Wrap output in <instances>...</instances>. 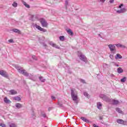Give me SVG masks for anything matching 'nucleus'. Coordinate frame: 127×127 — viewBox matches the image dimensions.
<instances>
[{"label": "nucleus", "instance_id": "obj_1", "mask_svg": "<svg viewBox=\"0 0 127 127\" xmlns=\"http://www.w3.org/2000/svg\"><path fill=\"white\" fill-rule=\"evenodd\" d=\"M70 91V95L72 101L75 102L77 104V101H78V93H77V92L74 91V90L72 89H71Z\"/></svg>", "mask_w": 127, "mask_h": 127}, {"label": "nucleus", "instance_id": "obj_52", "mask_svg": "<svg viewBox=\"0 0 127 127\" xmlns=\"http://www.w3.org/2000/svg\"><path fill=\"white\" fill-rule=\"evenodd\" d=\"M116 66H117V67H119V66H120V65H119V64H117Z\"/></svg>", "mask_w": 127, "mask_h": 127}, {"label": "nucleus", "instance_id": "obj_31", "mask_svg": "<svg viewBox=\"0 0 127 127\" xmlns=\"http://www.w3.org/2000/svg\"><path fill=\"white\" fill-rule=\"evenodd\" d=\"M126 80H127V77H124L123 78L121 79V82H122V83H125Z\"/></svg>", "mask_w": 127, "mask_h": 127}, {"label": "nucleus", "instance_id": "obj_48", "mask_svg": "<svg viewBox=\"0 0 127 127\" xmlns=\"http://www.w3.org/2000/svg\"><path fill=\"white\" fill-rule=\"evenodd\" d=\"M100 1L102 2H105V1H106V0H100Z\"/></svg>", "mask_w": 127, "mask_h": 127}, {"label": "nucleus", "instance_id": "obj_15", "mask_svg": "<svg viewBox=\"0 0 127 127\" xmlns=\"http://www.w3.org/2000/svg\"><path fill=\"white\" fill-rule=\"evenodd\" d=\"M81 120H82V121H83V122H84L85 123H90V121H89V120L86 119L85 117H81L80 118Z\"/></svg>", "mask_w": 127, "mask_h": 127}, {"label": "nucleus", "instance_id": "obj_22", "mask_svg": "<svg viewBox=\"0 0 127 127\" xmlns=\"http://www.w3.org/2000/svg\"><path fill=\"white\" fill-rule=\"evenodd\" d=\"M117 47H121V48H126V46L121 44H117L115 45Z\"/></svg>", "mask_w": 127, "mask_h": 127}, {"label": "nucleus", "instance_id": "obj_2", "mask_svg": "<svg viewBox=\"0 0 127 127\" xmlns=\"http://www.w3.org/2000/svg\"><path fill=\"white\" fill-rule=\"evenodd\" d=\"M22 74L24 76H25V77H29V78L31 80H32V81H35V79H34V76L31 74H29V73L26 72V70H25V69L24 70Z\"/></svg>", "mask_w": 127, "mask_h": 127}, {"label": "nucleus", "instance_id": "obj_49", "mask_svg": "<svg viewBox=\"0 0 127 127\" xmlns=\"http://www.w3.org/2000/svg\"><path fill=\"white\" fill-rule=\"evenodd\" d=\"M59 66L60 67V66L61 67V66H62L61 63H59Z\"/></svg>", "mask_w": 127, "mask_h": 127}, {"label": "nucleus", "instance_id": "obj_51", "mask_svg": "<svg viewBox=\"0 0 127 127\" xmlns=\"http://www.w3.org/2000/svg\"><path fill=\"white\" fill-rule=\"evenodd\" d=\"M44 46L46 47V44H44Z\"/></svg>", "mask_w": 127, "mask_h": 127}, {"label": "nucleus", "instance_id": "obj_24", "mask_svg": "<svg viewBox=\"0 0 127 127\" xmlns=\"http://www.w3.org/2000/svg\"><path fill=\"white\" fill-rule=\"evenodd\" d=\"M97 106L99 110H101V108L102 107V103H101V102H98L97 103Z\"/></svg>", "mask_w": 127, "mask_h": 127}, {"label": "nucleus", "instance_id": "obj_25", "mask_svg": "<svg viewBox=\"0 0 127 127\" xmlns=\"http://www.w3.org/2000/svg\"><path fill=\"white\" fill-rule=\"evenodd\" d=\"M14 100L15 101H17L18 102H19V101H21V98L18 96L14 97Z\"/></svg>", "mask_w": 127, "mask_h": 127}, {"label": "nucleus", "instance_id": "obj_29", "mask_svg": "<svg viewBox=\"0 0 127 127\" xmlns=\"http://www.w3.org/2000/svg\"><path fill=\"white\" fill-rule=\"evenodd\" d=\"M36 117V116H35V113H34V112L33 111L31 114V118H32V119H33L34 120V119H35Z\"/></svg>", "mask_w": 127, "mask_h": 127}, {"label": "nucleus", "instance_id": "obj_32", "mask_svg": "<svg viewBox=\"0 0 127 127\" xmlns=\"http://www.w3.org/2000/svg\"><path fill=\"white\" fill-rule=\"evenodd\" d=\"M12 6H14V7H16V6H17V3L14 2L12 3Z\"/></svg>", "mask_w": 127, "mask_h": 127}, {"label": "nucleus", "instance_id": "obj_9", "mask_svg": "<svg viewBox=\"0 0 127 127\" xmlns=\"http://www.w3.org/2000/svg\"><path fill=\"white\" fill-rule=\"evenodd\" d=\"M35 26L36 28H37V29H38V30H40V31H42L43 32H47V30L46 29L42 28L41 27H40V26L38 25L37 24H35Z\"/></svg>", "mask_w": 127, "mask_h": 127}, {"label": "nucleus", "instance_id": "obj_13", "mask_svg": "<svg viewBox=\"0 0 127 127\" xmlns=\"http://www.w3.org/2000/svg\"><path fill=\"white\" fill-rule=\"evenodd\" d=\"M49 44L53 47H55V48H57L58 49H59V46H57L56 44L53 43V42H50Z\"/></svg>", "mask_w": 127, "mask_h": 127}, {"label": "nucleus", "instance_id": "obj_10", "mask_svg": "<svg viewBox=\"0 0 127 127\" xmlns=\"http://www.w3.org/2000/svg\"><path fill=\"white\" fill-rule=\"evenodd\" d=\"M117 123L120 125H124V126L127 124V122L123 120L122 119H118L117 120Z\"/></svg>", "mask_w": 127, "mask_h": 127}, {"label": "nucleus", "instance_id": "obj_11", "mask_svg": "<svg viewBox=\"0 0 127 127\" xmlns=\"http://www.w3.org/2000/svg\"><path fill=\"white\" fill-rule=\"evenodd\" d=\"M127 11V9L125 8H121L120 10H118L117 11V13H124V12H126Z\"/></svg>", "mask_w": 127, "mask_h": 127}, {"label": "nucleus", "instance_id": "obj_23", "mask_svg": "<svg viewBox=\"0 0 127 127\" xmlns=\"http://www.w3.org/2000/svg\"><path fill=\"white\" fill-rule=\"evenodd\" d=\"M23 4H24V5H25V6H26V7H27V8H30V6L26 3V2L25 1H23Z\"/></svg>", "mask_w": 127, "mask_h": 127}, {"label": "nucleus", "instance_id": "obj_38", "mask_svg": "<svg viewBox=\"0 0 127 127\" xmlns=\"http://www.w3.org/2000/svg\"><path fill=\"white\" fill-rule=\"evenodd\" d=\"M58 105H59L60 107H63V104H62V103H60L59 102H58Z\"/></svg>", "mask_w": 127, "mask_h": 127}, {"label": "nucleus", "instance_id": "obj_41", "mask_svg": "<svg viewBox=\"0 0 127 127\" xmlns=\"http://www.w3.org/2000/svg\"><path fill=\"white\" fill-rule=\"evenodd\" d=\"M52 100H56V97L53 96H52L51 97Z\"/></svg>", "mask_w": 127, "mask_h": 127}, {"label": "nucleus", "instance_id": "obj_45", "mask_svg": "<svg viewBox=\"0 0 127 127\" xmlns=\"http://www.w3.org/2000/svg\"><path fill=\"white\" fill-rule=\"evenodd\" d=\"M42 116L43 117V118H46V114H44L42 115Z\"/></svg>", "mask_w": 127, "mask_h": 127}, {"label": "nucleus", "instance_id": "obj_46", "mask_svg": "<svg viewBox=\"0 0 127 127\" xmlns=\"http://www.w3.org/2000/svg\"><path fill=\"white\" fill-rule=\"evenodd\" d=\"M31 19H32V20H33V17H34V15H31Z\"/></svg>", "mask_w": 127, "mask_h": 127}, {"label": "nucleus", "instance_id": "obj_3", "mask_svg": "<svg viewBox=\"0 0 127 127\" xmlns=\"http://www.w3.org/2000/svg\"><path fill=\"white\" fill-rule=\"evenodd\" d=\"M99 97L101 99H103L104 101H105V102H107L108 103H111V99H110V97H109L108 96L105 94H100L99 95Z\"/></svg>", "mask_w": 127, "mask_h": 127}, {"label": "nucleus", "instance_id": "obj_43", "mask_svg": "<svg viewBox=\"0 0 127 127\" xmlns=\"http://www.w3.org/2000/svg\"><path fill=\"white\" fill-rule=\"evenodd\" d=\"M124 4H121V5H119V8H122V6H123Z\"/></svg>", "mask_w": 127, "mask_h": 127}, {"label": "nucleus", "instance_id": "obj_19", "mask_svg": "<svg viewBox=\"0 0 127 127\" xmlns=\"http://www.w3.org/2000/svg\"><path fill=\"white\" fill-rule=\"evenodd\" d=\"M9 93H10L11 95H16L17 94V92L14 90H10Z\"/></svg>", "mask_w": 127, "mask_h": 127}, {"label": "nucleus", "instance_id": "obj_40", "mask_svg": "<svg viewBox=\"0 0 127 127\" xmlns=\"http://www.w3.org/2000/svg\"><path fill=\"white\" fill-rule=\"evenodd\" d=\"M32 58H33L34 60H37V58L35 56H32Z\"/></svg>", "mask_w": 127, "mask_h": 127}, {"label": "nucleus", "instance_id": "obj_35", "mask_svg": "<svg viewBox=\"0 0 127 127\" xmlns=\"http://www.w3.org/2000/svg\"><path fill=\"white\" fill-rule=\"evenodd\" d=\"M83 95L84 96H85V97H88V96H89V94H88V93L86 92L83 93Z\"/></svg>", "mask_w": 127, "mask_h": 127}, {"label": "nucleus", "instance_id": "obj_8", "mask_svg": "<svg viewBox=\"0 0 127 127\" xmlns=\"http://www.w3.org/2000/svg\"><path fill=\"white\" fill-rule=\"evenodd\" d=\"M40 22L43 27H47L48 24L47 22H46V20L43 18L40 19Z\"/></svg>", "mask_w": 127, "mask_h": 127}, {"label": "nucleus", "instance_id": "obj_44", "mask_svg": "<svg viewBox=\"0 0 127 127\" xmlns=\"http://www.w3.org/2000/svg\"><path fill=\"white\" fill-rule=\"evenodd\" d=\"M114 0H110V3H113V2H114Z\"/></svg>", "mask_w": 127, "mask_h": 127}, {"label": "nucleus", "instance_id": "obj_12", "mask_svg": "<svg viewBox=\"0 0 127 127\" xmlns=\"http://www.w3.org/2000/svg\"><path fill=\"white\" fill-rule=\"evenodd\" d=\"M7 125L9 127H17L16 124L12 122H8Z\"/></svg>", "mask_w": 127, "mask_h": 127}, {"label": "nucleus", "instance_id": "obj_27", "mask_svg": "<svg viewBox=\"0 0 127 127\" xmlns=\"http://www.w3.org/2000/svg\"><path fill=\"white\" fill-rule=\"evenodd\" d=\"M116 111L119 114H122V113L123 112V111H122V110L119 108H116Z\"/></svg>", "mask_w": 127, "mask_h": 127}, {"label": "nucleus", "instance_id": "obj_18", "mask_svg": "<svg viewBox=\"0 0 127 127\" xmlns=\"http://www.w3.org/2000/svg\"><path fill=\"white\" fill-rule=\"evenodd\" d=\"M117 72L119 74H121L124 72V69L122 68V67H119L117 69Z\"/></svg>", "mask_w": 127, "mask_h": 127}, {"label": "nucleus", "instance_id": "obj_14", "mask_svg": "<svg viewBox=\"0 0 127 127\" xmlns=\"http://www.w3.org/2000/svg\"><path fill=\"white\" fill-rule=\"evenodd\" d=\"M112 102L113 105H118L120 102L118 100L115 99H111L110 103Z\"/></svg>", "mask_w": 127, "mask_h": 127}, {"label": "nucleus", "instance_id": "obj_21", "mask_svg": "<svg viewBox=\"0 0 127 127\" xmlns=\"http://www.w3.org/2000/svg\"><path fill=\"white\" fill-rule=\"evenodd\" d=\"M15 107L16 108H17V109H21V108L22 107V105H21V104L20 103H16L15 105Z\"/></svg>", "mask_w": 127, "mask_h": 127}, {"label": "nucleus", "instance_id": "obj_39", "mask_svg": "<svg viewBox=\"0 0 127 127\" xmlns=\"http://www.w3.org/2000/svg\"><path fill=\"white\" fill-rule=\"evenodd\" d=\"M8 42H9V43H12L13 42V40L12 39H10V40H8Z\"/></svg>", "mask_w": 127, "mask_h": 127}, {"label": "nucleus", "instance_id": "obj_54", "mask_svg": "<svg viewBox=\"0 0 127 127\" xmlns=\"http://www.w3.org/2000/svg\"><path fill=\"white\" fill-rule=\"evenodd\" d=\"M45 127H47V126H45Z\"/></svg>", "mask_w": 127, "mask_h": 127}, {"label": "nucleus", "instance_id": "obj_53", "mask_svg": "<svg viewBox=\"0 0 127 127\" xmlns=\"http://www.w3.org/2000/svg\"><path fill=\"white\" fill-rule=\"evenodd\" d=\"M104 65H108V64H104Z\"/></svg>", "mask_w": 127, "mask_h": 127}, {"label": "nucleus", "instance_id": "obj_4", "mask_svg": "<svg viewBox=\"0 0 127 127\" xmlns=\"http://www.w3.org/2000/svg\"><path fill=\"white\" fill-rule=\"evenodd\" d=\"M108 47L112 54H116V46L113 44H110L108 45Z\"/></svg>", "mask_w": 127, "mask_h": 127}, {"label": "nucleus", "instance_id": "obj_33", "mask_svg": "<svg viewBox=\"0 0 127 127\" xmlns=\"http://www.w3.org/2000/svg\"><path fill=\"white\" fill-rule=\"evenodd\" d=\"M80 81L83 84H86V81H85V80H84L83 79H80Z\"/></svg>", "mask_w": 127, "mask_h": 127}, {"label": "nucleus", "instance_id": "obj_6", "mask_svg": "<svg viewBox=\"0 0 127 127\" xmlns=\"http://www.w3.org/2000/svg\"><path fill=\"white\" fill-rule=\"evenodd\" d=\"M15 68L17 70L18 72H19L20 74H22L25 70L21 66H18V65H15Z\"/></svg>", "mask_w": 127, "mask_h": 127}, {"label": "nucleus", "instance_id": "obj_42", "mask_svg": "<svg viewBox=\"0 0 127 127\" xmlns=\"http://www.w3.org/2000/svg\"><path fill=\"white\" fill-rule=\"evenodd\" d=\"M52 109H53V108L49 107L48 110L49 112H50V111H51V110H52Z\"/></svg>", "mask_w": 127, "mask_h": 127}, {"label": "nucleus", "instance_id": "obj_5", "mask_svg": "<svg viewBox=\"0 0 127 127\" xmlns=\"http://www.w3.org/2000/svg\"><path fill=\"white\" fill-rule=\"evenodd\" d=\"M0 75L4 78H8V74L5 70H0Z\"/></svg>", "mask_w": 127, "mask_h": 127}, {"label": "nucleus", "instance_id": "obj_36", "mask_svg": "<svg viewBox=\"0 0 127 127\" xmlns=\"http://www.w3.org/2000/svg\"><path fill=\"white\" fill-rule=\"evenodd\" d=\"M0 127H6V126H5V124H2V123L0 124Z\"/></svg>", "mask_w": 127, "mask_h": 127}, {"label": "nucleus", "instance_id": "obj_7", "mask_svg": "<svg viewBox=\"0 0 127 127\" xmlns=\"http://www.w3.org/2000/svg\"><path fill=\"white\" fill-rule=\"evenodd\" d=\"M78 57L81 61H83V62H85V63L87 62V58L84 56V55L82 54H80V55H78Z\"/></svg>", "mask_w": 127, "mask_h": 127}, {"label": "nucleus", "instance_id": "obj_20", "mask_svg": "<svg viewBox=\"0 0 127 127\" xmlns=\"http://www.w3.org/2000/svg\"><path fill=\"white\" fill-rule=\"evenodd\" d=\"M4 102L6 104H9V103H11V102H10V100L7 99V97H5L4 98Z\"/></svg>", "mask_w": 127, "mask_h": 127}, {"label": "nucleus", "instance_id": "obj_37", "mask_svg": "<svg viewBox=\"0 0 127 127\" xmlns=\"http://www.w3.org/2000/svg\"><path fill=\"white\" fill-rule=\"evenodd\" d=\"M109 57L111 59H112V60H114V55H110Z\"/></svg>", "mask_w": 127, "mask_h": 127}, {"label": "nucleus", "instance_id": "obj_47", "mask_svg": "<svg viewBox=\"0 0 127 127\" xmlns=\"http://www.w3.org/2000/svg\"><path fill=\"white\" fill-rule=\"evenodd\" d=\"M99 120H103V117L102 116H100L99 117Z\"/></svg>", "mask_w": 127, "mask_h": 127}, {"label": "nucleus", "instance_id": "obj_26", "mask_svg": "<svg viewBox=\"0 0 127 127\" xmlns=\"http://www.w3.org/2000/svg\"><path fill=\"white\" fill-rule=\"evenodd\" d=\"M39 79L40 81H41V82H44L46 81V79L45 78H44L43 77H42V76L39 77Z\"/></svg>", "mask_w": 127, "mask_h": 127}, {"label": "nucleus", "instance_id": "obj_50", "mask_svg": "<svg viewBox=\"0 0 127 127\" xmlns=\"http://www.w3.org/2000/svg\"><path fill=\"white\" fill-rule=\"evenodd\" d=\"M98 36L99 37H101V38H102V36L101 35V34H98Z\"/></svg>", "mask_w": 127, "mask_h": 127}, {"label": "nucleus", "instance_id": "obj_30", "mask_svg": "<svg viewBox=\"0 0 127 127\" xmlns=\"http://www.w3.org/2000/svg\"><path fill=\"white\" fill-rule=\"evenodd\" d=\"M64 39H65V37H64V36H61L60 37V40L61 41H64Z\"/></svg>", "mask_w": 127, "mask_h": 127}, {"label": "nucleus", "instance_id": "obj_34", "mask_svg": "<svg viewBox=\"0 0 127 127\" xmlns=\"http://www.w3.org/2000/svg\"><path fill=\"white\" fill-rule=\"evenodd\" d=\"M68 1L66 0L65 1V8H66V9H67V7H68Z\"/></svg>", "mask_w": 127, "mask_h": 127}, {"label": "nucleus", "instance_id": "obj_28", "mask_svg": "<svg viewBox=\"0 0 127 127\" xmlns=\"http://www.w3.org/2000/svg\"><path fill=\"white\" fill-rule=\"evenodd\" d=\"M67 32L69 35H73V31L71 30L70 29H69L67 31Z\"/></svg>", "mask_w": 127, "mask_h": 127}, {"label": "nucleus", "instance_id": "obj_16", "mask_svg": "<svg viewBox=\"0 0 127 127\" xmlns=\"http://www.w3.org/2000/svg\"><path fill=\"white\" fill-rule=\"evenodd\" d=\"M122 58H123V57L120 55V54H117L116 56H115V59L116 60H118V59H122Z\"/></svg>", "mask_w": 127, "mask_h": 127}, {"label": "nucleus", "instance_id": "obj_17", "mask_svg": "<svg viewBox=\"0 0 127 127\" xmlns=\"http://www.w3.org/2000/svg\"><path fill=\"white\" fill-rule=\"evenodd\" d=\"M11 31H13V32H15V33H18V34H20V31L17 29H12Z\"/></svg>", "mask_w": 127, "mask_h": 127}]
</instances>
